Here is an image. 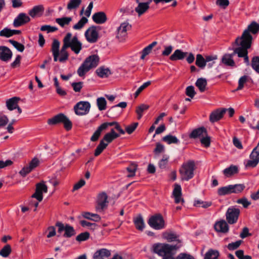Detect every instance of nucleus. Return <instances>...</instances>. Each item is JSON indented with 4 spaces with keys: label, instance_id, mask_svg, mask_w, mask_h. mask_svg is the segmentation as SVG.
<instances>
[{
    "label": "nucleus",
    "instance_id": "nucleus-1",
    "mask_svg": "<svg viewBox=\"0 0 259 259\" xmlns=\"http://www.w3.org/2000/svg\"><path fill=\"white\" fill-rule=\"evenodd\" d=\"M63 42V46L60 52H59L60 42L57 39H54L53 41L51 51L55 62L59 61L60 62H64L68 59L69 55L66 51V49L68 48L64 39Z\"/></svg>",
    "mask_w": 259,
    "mask_h": 259
},
{
    "label": "nucleus",
    "instance_id": "nucleus-2",
    "mask_svg": "<svg viewBox=\"0 0 259 259\" xmlns=\"http://www.w3.org/2000/svg\"><path fill=\"white\" fill-rule=\"evenodd\" d=\"M181 247V245H171L165 243H154L151 248V251L160 256H165L177 250Z\"/></svg>",
    "mask_w": 259,
    "mask_h": 259
},
{
    "label": "nucleus",
    "instance_id": "nucleus-3",
    "mask_svg": "<svg viewBox=\"0 0 259 259\" xmlns=\"http://www.w3.org/2000/svg\"><path fill=\"white\" fill-rule=\"evenodd\" d=\"M99 61L100 58L97 55H92L87 57L78 68L77 71L78 75L80 77L83 76L91 69L96 68Z\"/></svg>",
    "mask_w": 259,
    "mask_h": 259
},
{
    "label": "nucleus",
    "instance_id": "nucleus-4",
    "mask_svg": "<svg viewBox=\"0 0 259 259\" xmlns=\"http://www.w3.org/2000/svg\"><path fill=\"white\" fill-rule=\"evenodd\" d=\"M252 36L247 31H243L241 36L236 38L234 44L238 47L234 51H245L250 49L251 47Z\"/></svg>",
    "mask_w": 259,
    "mask_h": 259
},
{
    "label": "nucleus",
    "instance_id": "nucleus-5",
    "mask_svg": "<svg viewBox=\"0 0 259 259\" xmlns=\"http://www.w3.org/2000/svg\"><path fill=\"white\" fill-rule=\"evenodd\" d=\"M195 163L192 160L184 163L180 169L181 178L182 180L188 181L194 176Z\"/></svg>",
    "mask_w": 259,
    "mask_h": 259
},
{
    "label": "nucleus",
    "instance_id": "nucleus-6",
    "mask_svg": "<svg viewBox=\"0 0 259 259\" xmlns=\"http://www.w3.org/2000/svg\"><path fill=\"white\" fill-rule=\"evenodd\" d=\"M71 37L72 34L69 32L66 34L63 39L67 44L68 48H70L73 52L78 54L82 49V44L76 36H73L72 38Z\"/></svg>",
    "mask_w": 259,
    "mask_h": 259
},
{
    "label": "nucleus",
    "instance_id": "nucleus-7",
    "mask_svg": "<svg viewBox=\"0 0 259 259\" xmlns=\"http://www.w3.org/2000/svg\"><path fill=\"white\" fill-rule=\"evenodd\" d=\"M60 123H63L64 128L67 131H69L72 128L71 121L63 113H59L48 120V123L50 125H55Z\"/></svg>",
    "mask_w": 259,
    "mask_h": 259
},
{
    "label": "nucleus",
    "instance_id": "nucleus-8",
    "mask_svg": "<svg viewBox=\"0 0 259 259\" xmlns=\"http://www.w3.org/2000/svg\"><path fill=\"white\" fill-rule=\"evenodd\" d=\"M132 28L131 25L127 21L124 22L117 28L116 33V38L119 42H124L127 37V31Z\"/></svg>",
    "mask_w": 259,
    "mask_h": 259
},
{
    "label": "nucleus",
    "instance_id": "nucleus-9",
    "mask_svg": "<svg viewBox=\"0 0 259 259\" xmlns=\"http://www.w3.org/2000/svg\"><path fill=\"white\" fill-rule=\"evenodd\" d=\"M148 224L152 228L160 230L165 227V221L161 214L158 213L150 217Z\"/></svg>",
    "mask_w": 259,
    "mask_h": 259
},
{
    "label": "nucleus",
    "instance_id": "nucleus-10",
    "mask_svg": "<svg viewBox=\"0 0 259 259\" xmlns=\"http://www.w3.org/2000/svg\"><path fill=\"white\" fill-rule=\"evenodd\" d=\"M100 27L92 26L85 32L84 35L87 41L90 43H95L97 41L99 38L98 31Z\"/></svg>",
    "mask_w": 259,
    "mask_h": 259
},
{
    "label": "nucleus",
    "instance_id": "nucleus-11",
    "mask_svg": "<svg viewBox=\"0 0 259 259\" xmlns=\"http://www.w3.org/2000/svg\"><path fill=\"white\" fill-rule=\"evenodd\" d=\"M48 192V187L44 181L38 183L35 186V193L31 196L32 198L36 199L38 202L42 201L43 199V193Z\"/></svg>",
    "mask_w": 259,
    "mask_h": 259
},
{
    "label": "nucleus",
    "instance_id": "nucleus-12",
    "mask_svg": "<svg viewBox=\"0 0 259 259\" xmlns=\"http://www.w3.org/2000/svg\"><path fill=\"white\" fill-rule=\"evenodd\" d=\"M56 226L58 227V232L61 233L62 231H64L65 233L63 236L66 238H70L75 234V231L73 227L68 224L65 226L60 222H57L56 223Z\"/></svg>",
    "mask_w": 259,
    "mask_h": 259
},
{
    "label": "nucleus",
    "instance_id": "nucleus-13",
    "mask_svg": "<svg viewBox=\"0 0 259 259\" xmlns=\"http://www.w3.org/2000/svg\"><path fill=\"white\" fill-rule=\"evenodd\" d=\"M240 213V211L239 208L235 207L229 208L226 213L227 222L229 224L236 223L238 221Z\"/></svg>",
    "mask_w": 259,
    "mask_h": 259
},
{
    "label": "nucleus",
    "instance_id": "nucleus-14",
    "mask_svg": "<svg viewBox=\"0 0 259 259\" xmlns=\"http://www.w3.org/2000/svg\"><path fill=\"white\" fill-rule=\"evenodd\" d=\"M250 159L248 160L245 165L246 168L255 167L259 162V148L255 147L249 155Z\"/></svg>",
    "mask_w": 259,
    "mask_h": 259
},
{
    "label": "nucleus",
    "instance_id": "nucleus-15",
    "mask_svg": "<svg viewBox=\"0 0 259 259\" xmlns=\"http://www.w3.org/2000/svg\"><path fill=\"white\" fill-rule=\"evenodd\" d=\"M91 105L89 102L87 101H80L74 107V110L76 114L83 115L87 114L90 111Z\"/></svg>",
    "mask_w": 259,
    "mask_h": 259
},
{
    "label": "nucleus",
    "instance_id": "nucleus-16",
    "mask_svg": "<svg viewBox=\"0 0 259 259\" xmlns=\"http://www.w3.org/2000/svg\"><path fill=\"white\" fill-rule=\"evenodd\" d=\"M108 196L105 193H102L98 195L96 206V210L97 212H101L107 207L108 203Z\"/></svg>",
    "mask_w": 259,
    "mask_h": 259
},
{
    "label": "nucleus",
    "instance_id": "nucleus-17",
    "mask_svg": "<svg viewBox=\"0 0 259 259\" xmlns=\"http://www.w3.org/2000/svg\"><path fill=\"white\" fill-rule=\"evenodd\" d=\"M39 161L37 158H33L29 163L28 165L24 166L20 171L19 174L22 177H25L34 168L38 166Z\"/></svg>",
    "mask_w": 259,
    "mask_h": 259
},
{
    "label": "nucleus",
    "instance_id": "nucleus-18",
    "mask_svg": "<svg viewBox=\"0 0 259 259\" xmlns=\"http://www.w3.org/2000/svg\"><path fill=\"white\" fill-rule=\"evenodd\" d=\"M19 100L20 98L16 97L7 100L6 103L8 109L10 111L17 109L18 114H20L22 113V109L18 105V101Z\"/></svg>",
    "mask_w": 259,
    "mask_h": 259
},
{
    "label": "nucleus",
    "instance_id": "nucleus-19",
    "mask_svg": "<svg viewBox=\"0 0 259 259\" xmlns=\"http://www.w3.org/2000/svg\"><path fill=\"white\" fill-rule=\"evenodd\" d=\"M30 21V19L28 16L25 13H21L14 19L13 25L15 27H18L23 25Z\"/></svg>",
    "mask_w": 259,
    "mask_h": 259
},
{
    "label": "nucleus",
    "instance_id": "nucleus-20",
    "mask_svg": "<svg viewBox=\"0 0 259 259\" xmlns=\"http://www.w3.org/2000/svg\"><path fill=\"white\" fill-rule=\"evenodd\" d=\"M172 196L175 198V202L177 204L184 203V200L182 197V189L180 185L175 184V187L172 191Z\"/></svg>",
    "mask_w": 259,
    "mask_h": 259
},
{
    "label": "nucleus",
    "instance_id": "nucleus-21",
    "mask_svg": "<svg viewBox=\"0 0 259 259\" xmlns=\"http://www.w3.org/2000/svg\"><path fill=\"white\" fill-rule=\"evenodd\" d=\"M12 52L11 50L6 46H0V60L7 62L12 57Z\"/></svg>",
    "mask_w": 259,
    "mask_h": 259
},
{
    "label": "nucleus",
    "instance_id": "nucleus-22",
    "mask_svg": "<svg viewBox=\"0 0 259 259\" xmlns=\"http://www.w3.org/2000/svg\"><path fill=\"white\" fill-rule=\"evenodd\" d=\"M162 237L164 239L166 240L168 242L178 241L179 245H181V241L179 239V236L176 233L170 231H167L162 233Z\"/></svg>",
    "mask_w": 259,
    "mask_h": 259
},
{
    "label": "nucleus",
    "instance_id": "nucleus-23",
    "mask_svg": "<svg viewBox=\"0 0 259 259\" xmlns=\"http://www.w3.org/2000/svg\"><path fill=\"white\" fill-rule=\"evenodd\" d=\"M226 111V109H218L213 111L209 116V120L211 122H215L220 120Z\"/></svg>",
    "mask_w": 259,
    "mask_h": 259
},
{
    "label": "nucleus",
    "instance_id": "nucleus-24",
    "mask_svg": "<svg viewBox=\"0 0 259 259\" xmlns=\"http://www.w3.org/2000/svg\"><path fill=\"white\" fill-rule=\"evenodd\" d=\"M207 133L206 128L204 127H199L194 129L189 135V138L191 139L201 138L207 136Z\"/></svg>",
    "mask_w": 259,
    "mask_h": 259
},
{
    "label": "nucleus",
    "instance_id": "nucleus-25",
    "mask_svg": "<svg viewBox=\"0 0 259 259\" xmlns=\"http://www.w3.org/2000/svg\"><path fill=\"white\" fill-rule=\"evenodd\" d=\"M111 255L110 250L102 248L97 250L94 254V259H107Z\"/></svg>",
    "mask_w": 259,
    "mask_h": 259
},
{
    "label": "nucleus",
    "instance_id": "nucleus-26",
    "mask_svg": "<svg viewBox=\"0 0 259 259\" xmlns=\"http://www.w3.org/2000/svg\"><path fill=\"white\" fill-rule=\"evenodd\" d=\"M215 230L218 232L227 233L229 231V226L225 220L217 222L214 225Z\"/></svg>",
    "mask_w": 259,
    "mask_h": 259
},
{
    "label": "nucleus",
    "instance_id": "nucleus-27",
    "mask_svg": "<svg viewBox=\"0 0 259 259\" xmlns=\"http://www.w3.org/2000/svg\"><path fill=\"white\" fill-rule=\"evenodd\" d=\"M136 2L138 5L135 8V11L138 13L139 16L144 14L149 10L150 4H148V3L140 2L139 0H136Z\"/></svg>",
    "mask_w": 259,
    "mask_h": 259
},
{
    "label": "nucleus",
    "instance_id": "nucleus-28",
    "mask_svg": "<svg viewBox=\"0 0 259 259\" xmlns=\"http://www.w3.org/2000/svg\"><path fill=\"white\" fill-rule=\"evenodd\" d=\"M188 52H184L181 50H176L173 54L169 57V59L172 61L182 60L188 55Z\"/></svg>",
    "mask_w": 259,
    "mask_h": 259
},
{
    "label": "nucleus",
    "instance_id": "nucleus-29",
    "mask_svg": "<svg viewBox=\"0 0 259 259\" xmlns=\"http://www.w3.org/2000/svg\"><path fill=\"white\" fill-rule=\"evenodd\" d=\"M93 20L97 24H103L107 21L106 14L103 12L95 13L92 16Z\"/></svg>",
    "mask_w": 259,
    "mask_h": 259
},
{
    "label": "nucleus",
    "instance_id": "nucleus-30",
    "mask_svg": "<svg viewBox=\"0 0 259 259\" xmlns=\"http://www.w3.org/2000/svg\"><path fill=\"white\" fill-rule=\"evenodd\" d=\"M44 11V7L42 5H38L34 6L32 9L29 10L28 14L32 18L42 15Z\"/></svg>",
    "mask_w": 259,
    "mask_h": 259
},
{
    "label": "nucleus",
    "instance_id": "nucleus-31",
    "mask_svg": "<svg viewBox=\"0 0 259 259\" xmlns=\"http://www.w3.org/2000/svg\"><path fill=\"white\" fill-rule=\"evenodd\" d=\"M127 106V103L125 102H122L112 107L109 110V113L111 116H118L121 112V111H117V107H121V108H125Z\"/></svg>",
    "mask_w": 259,
    "mask_h": 259
},
{
    "label": "nucleus",
    "instance_id": "nucleus-32",
    "mask_svg": "<svg viewBox=\"0 0 259 259\" xmlns=\"http://www.w3.org/2000/svg\"><path fill=\"white\" fill-rule=\"evenodd\" d=\"M119 137V135L115 133L113 128H112L109 133H108L104 135L103 139L102 140H103L104 142H107V143L108 144Z\"/></svg>",
    "mask_w": 259,
    "mask_h": 259
},
{
    "label": "nucleus",
    "instance_id": "nucleus-33",
    "mask_svg": "<svg viewBox=\"0 0 259 259\" xmlns=\"http://www.w3.org/2000/svg\"><path fill=\"white\" fill-rule=\"evenodd\" d=\"M247 31V33H251L253 34H257L259 31V24L255 21L252 22L247 27V29L244 30Z\"/></svg>",
    "mask_w": 259,
    "mask_h": 259
},
{
    "label": "nucleus",
    "instance_id": "nucleus-34",
    "mask_svg": "<svg viewBox=\"0 0 259 259\" xmlns=\"http://www.w3.org/2000/svg\"><path fill=\"white\" fill-rule=\"evenodd\" d=\"M235 54L233 53L232 54H225L222 59V62L227 66H234L235 62L233 59V57Z\"/></svg>",
    "mask_w": 259,
    "mask_h": 259
},
{
    "label": "nucleus",
    "instance_id": "nucleus-35",
    "mask_svg": "<svg viewBox=\"0 0 259 259\" xmlns=\"http://www.w3.org/2000/svg\"><path fill=\"white\" fill-rule=\"evenodd\" d=\"M97 75L101 78L107 77L111 74L110 70L108 68H105L103 66L98 68L96 71Z\"/></svg>",
    "mask_w": 259,
    "mask_h": 259
},
{
    "label": "nucleus",
    "instance_id": "nucleus-36",
    "mask_svg": "<svg viewBox=\"0 0 259 259\" xmlns=\"http://www.w3.org/2000/svg\"><path fill=\"white\" fill-rule=\"evenodd\" d=\"M207 83V80L206 79L199 78L196 80L195 85L198 88L199 91L202 93L206 90Z\"/></svg>",
    "mask_w": 259,
    "mask_h": 259
},
{
    "label": "nucleus",
    "instance_id": "nucleus-37",
    "mask_svg": "<svg viewBox=\"0 0 259 259\" xmlns=\"http://www.w3.org/2000/svg\"><path fill=\"white\" fill-rule=\"evenodd\" d=\"M238 172V167L236 165H231L230 167L225 168L223 170V173L227 177H230Z\"/></svg>",
    "mask_w": 259,
    "mask_h": 259
},
{
    "label": "nucleus",
    "instance_id": "nucleus-38",
    "mask_svg": "<svg viewBox=\"0 0 259 259\" xmlns=\"http://www.w3.org/2000/svg\"><path fill=\"white\" fill-rule=\"evenodd\" d=\"M134 223L137 229L143 231L145 227L143 219L141 215H139L134 219Z\"/></svg>",
    "mask_w": 259,
    "mask_h": 259
},
{
    "label": "nucleus",
    "instance_id": "nucleus-39",
    "mask_svg": "<svg viewBox=\"0 0 259 259\" xmlns=\"http://www.w3.org/2000/svg\"><path fill=\"white\" fill-rule=\"evenodd\" d=\"M83 218L90 220L95 222H99L101 220V217L99 215L96 213H92L89 212H83L82 213Z\"/></svg>",
    "mask_w": 259,
    "mask_h": 259
},
{
    "label": "nucleus",
    "instance_id": "nucleus-40",
    "mask_svg": "<svg viewBox=\"0 0 259 259\" xmlns=\"http://www.w3.org/2000/svg\"><path fill=\"white\" fill-rule=\"evenodd\" d=\"M157 44V41H153L151 44L149 45L147 47L145 48L141 52L142 55L141 56V59L142 60L144 59L145 57L150 53L153 48L155 47Z\"/></svg>",
    "mask_w": 259,
    "mask_h": 259
},
{
    "label": "nucleus",
    "instance_id": "nucleus-41",
    "mask_svg": "<svg viewBox=\"0 0 259 259\" xmlns=\"http://www.w3.org/2000/svg\"><path fill=\"white\" fill-rule=\"evenodd\" d=\"M219 255L218 250L210 249L205 253L204 259H218Z\"/></svg>",
    "mask_w": 259,
    "mask_h": 259
},
{
    "label": "nucleus",
    "instance_id": "nucleus-42",
    "mask_svg": "<svg viewBox=\"0 0 259 259\" xmlns=\"http://www.w3.org/2000/svg\"><path fill=\"white\" fill-rule=\"evenodd\" d=\"M233 54H237L238 57L243 58L245 63H246L247 64V65L249 64V58L248 57V51L247 50L234 51Z\"/></svg>",
    "mask_w": 259,
    "mask_h": 259
},
{
    "label": "nucleus",
    "instance_id": "nucleus-43",
    "mask_svg": "<svg viewBox=\"0 0 259 259\" xmlns=\"http://www.w3.org/2000/svg\"><path fill=\"white\" fill-rule=\"evenodd\" d=\"M231 193H239L243 191L245 187L244 184L230 185Z\"/></svg>",
    "mask_w": 259,
    "mask_h": 259
},
{
    "label": "nucleus",
    "instance_id": "nucleus-44",
    "mask_svg": "<svg viewBox=\"0 0 259 259\" xmlns=\"http://www.w3.org/2000/svg\"><path fill=\"white\" fill-rule=\"evenodd\" d=\"M108 146V143H105L103 140L100 142L99 144L95 149L94 155L95 156H99Z\"/></svg>",
    "mask_w": 259,
    "mask_h": 259
},
{
    "label": "nucleus",
    "instance_id": "nucleus-45",
    "mask_svg": "<svg viewBox=\"0 0 259 259\" xmlns=\"http://www.w3.org/2000/svg\"><path fill=\"white\" fill-rule=\"evenodd\" d=\"M204 58L201 54L196 55L195 64L201 68H204L206 66V63Z\"/></svg>",
    "mask_w": 259,
    "mask_h": 259
},
{
    "label": "nucleus",
    "instance_id": "nucleus-46",
    "mask_svg": "<svg viewBox=\"0 0 259 259\" xmlns=\"http://www.w3.org/2000/svg\"><path fill=\"white\" fill-rule=\"evenodd\" d=\"M11 252L12 248L10 245L7 244L0 250V255L4 257H7L11 254Z\"/></svg>",
    "mask_w": 259,
    "mask_h": 259
},
{
    "label": "nucleus",
    "instance_id": "nucleus-47",
    "mask_svg": "<svg viewBox=\"0 0 259 259\" xmlns=\"http://www.w3.org/2000/svg\"><path fill=\"white\" fill-rule=\"evenodd\" d=\"M82 0H70L67 4V8L68 10L77 9L81 3Z\"/></svg>",
    "mask_w": 259,
    "mask_h": 259
},
{
    "label": "nucleus",
    "instance_id": "nucleus-48",
    "mask_svg": "<svg viewBox=\"0 0 259 259\" xmlns=\"http://www.w3.org/2000/svg\"><path fill=\"white\" fill-rule=\"evenodd\" d=\"M149 108V106L146 104H141L137 107L136 109V113L138 114V119H140L143 115V112L147 110Z\"/></svg>",
    "mask_w": 259,
    "mask_h": 259
},
{
    "label": "nucleus",
    "instance_id": "nucleus-49",
    "mask_svg": "<svg viewBox=\"0 0 259 259\" xmlns=\"http://www.w3.org/2000/svg\"><path fill=\"white\" fill-rule=\"evenodd\" d=\"M105 130L101 125V124L98 127L97 130L94 132L93 136L91 138V141L92 142L97 141L100 137L102 131Z\"/></svg>",
    "mask_w": 259,
    "mask_h": 259
},
{
    "label": "nucleus",
    "instance_id": "nucleus-50",
    "mask_svg": "<svg viewBox=\"0 0 259 259\" xmlns=\"http://www.w3.org/2000/svg\"><path fill=\"white\" fill-rule=\"evenodd\" d=\"M71 21V17H63L61 18H57L56 19V22L61 27H64L66 25H68Z\"/></svg>",
    "mask_w": 259,
    "mask_h": 259
},
{
    "label": "nucleus",
    "instance_id": "nucleus-51",
    "mask_svg": "<svg viewBox=\"0 0 259 259\" xmlns=\"http://www.w3.org/2000/svg\"><path fill=\"white\" fill-rule=\"evenodd\" d=\"M218 194L220 196H224L231 194L230 185L220 188L218 190Z\"/></svg>",
    "mask_w": 259,
    "mask_h": 259
},
{
    "label": "nucleus",
    "instance_id": "nucleus-52",
    "mask_svg": "<svg viewBox=\"0 0 259 259\" xmlns=\"http://www.w3.org/2000/svg\"><path fill=\"white\" fill-rule=\"evenodd\" d=\"M162 140L168 144L172 143L177 144L179 142V140L176 137L170 135L163 137Z\"/></svg>",
    "mask_w": 259,
    "mask_h": 259
},
{
    "label": "nucleus",
    "instance_id": "nucleus-53",
    "mask_svg": "<svg viewBox=\"0 0 259 259\" xmlns=\"http://www.w3.org/2000/svg\"><path fill=\"white\" fill-rule=\"evenodd\" d=\"M88 21V20L86 17H82L80 20L73 26V28L75 30H79L84 26Z\"/></svg>",
    "mask_w": 259,
    "mask_h": 259
},
{
    "label": "nucleus",
    "instance_id": "nucleus-54",
    "mask_svg": "<svg viewBox=\"0 0 259 259\" xmlns=\"http://www.w3.org/2000/svg\"><path fill=\"white\" fill-rule=\"evenodd\" d=\"M97 104L100 110L102 111L106 109L107 102L104 98H98L97 100Z\"/></svg>",
    "mask_w": 259,
    "mask_h": 259
},
{
    "label": "nucleus",
    "instance_id": "nucleus-55",
    "mask_svg": "<svg viewBox=\"0 0 259 259\" xmlns=\"http://www.w3.org/2000/svg\"><path fill=\"white\" fill-rule=\"evenodd\" d=\"M211 204L212 203L210 201H203L200 200H195L194 203V206L203 208H207L210 206Z\"/></svg>",
    "mask_w": 259,
    "mask_h": 259
},
{
    "label": "nucleus",
    "instance_id": "nucleus-56",
    "mask_svg": "<svg viewBox=\"0 0 259 259\" xmlns=\"http://www.w3.org/2000/svg\"><path fill=\"white\" fill-rule=\"evenodd\" d=\"M251 67L259 74V56H254L251 59Z\"/></svg>",
    "mask_w": 259,
    "mask_h": 259
},
{
    "label": "nucleus",
    "instance_id": "nucleus-57",
    "mask_svg": "<svg viewBox=\"0 0 259 259\" xmlns=\"http://www.w3.org/2000/svg\"><path fill=\"white\" fill-rule=\"evenodd\" d=\"M137 169V165L135 163H131L128 167H126L127 171L130 173L128 177H133L135 175V172Z\"/></svg>",
    "mask_w": 259,
    "mask_h": 259
},
{
    "label": "nucleus",
    "instance_id": "nucleus-58",
    "mask_svg": "<svg viewBox=\"0 0 259 259\" xmlns=\"http://www.w3.org/2000/svg\"><path fill=\"white\" fill-rule=\"evenodd\" d=\"M242 240H238L228 244L227 248L229 250H234L237 249L241 244Z\"/></svg>",
    "mask_w": 259,
    "mask_h": 259
},
{
    "label": "nucleus",
    "instance_id": "nucleus-59",
    "mask_svg": "<svg viewBox=\"0 0 259 259\" xmlns=\"http://www.w3.org/2000/svg\"><path fill=\"white\" fill-rule=\"evenodd\" d=\"M185 93L187 96L189 97L191 99L193 98L196 94L194 87L192 85L187 87L186 89Z\"/></svg>",
    "mask_w": 259,
    "mask_h": 259
},
{
    "label": "nucleus",
    "instance_id": "nucleus-60",
    "mask_svg": "<svg viewBox=\"0 0 259 259\" xmlns=\"http://www.w3.org/2000/svg\"><path fill=\"white\" fill-rule=\"evenodd\" d=\"M9 42L19 51L22 52L24 50V46L15 40L10 39Z\"/></svg>",
    "mask_w": 259,
    "mask_h": 259
},
{
    "label": "nucleus",
    "instance_id": "nucleus-61",
    "mask_svg": "<svg viewBox=\"0 0 259 259\" xmlns=\"http://www.w3.org/2000/svg\"><path fill=\"white\" fill-rule=\"evenodd\" d=\"M89 237H90V233L87 232H85L83 233H81L80 234H79L78 235H77L76 237V240L77 241L81 242V241L87 240V239H88L89 238Z\"/></svg>",
    "mask_w": 259,
    "mask_h": 259
},
{
    "label": "nucleus",
    "instance_id": "nucleus-62",
    "mask_svg": "<svg viewBox=\"0 0 259 259\" xmlns=\"http://www.w3.org/2000/svg\"><path fill=\"white\" fill-rule=\"evenodd\" d=\"M40 30L42 31H47V33L56 31L58 28L55 26H51L48 25H43L40 27Z\"/></svg>",
    "mask_w": 259,
    "mask_h": 259
},
{
    "label": "nucleus",
    "instance_id": "nucleus-63",
    "mask_svg": "<svg viewBox=\"0 0 259 259\" xmlns=\"http://www.w3.org/2000/svg\"><path fill=\"white\" fill-rule=\"evenodd\" d=\"M150 84H151L150 81H147V82H145L144 83H143V85H142L141 87H140L138 89L137 91L134 94L135 97L137 98L139 96V95L141 93V92H142L145 88L148 87Z\"/></svg>",
    "mask_w": 259,
    "mask_h": 259
},
{
    "label": "nucleus",
    "instance_id": "nucleus-64",
    "mask_svg": "<svg viewBox=\"0 0 259 259\" xmlns=\"http://www.w3.org/2000/svg\"><path fill=\"white\" fill-rule=\"evenodd\" d=\"M235 255L238 259H252V257L250 255H244V251L241 249L236 251Z\"/></svg>",
    "mask_w": 259,
    "mask_h": 259
}]
</instances>
